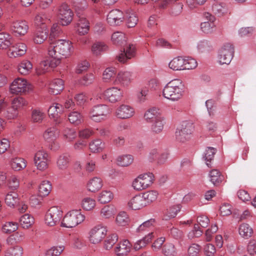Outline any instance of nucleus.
I'll return each instance as SVG.
<instances>
[{
  "label": "nucleus",
  "mask_w": 256,
  "mask_h": 256,
  "mask_svg": "<svg viewBox=\"0 0 256 256\" xmlns=\"http://www.w3.org/2000/svg\"><path fill=\"white\" fill-rule=\"evenodd\" d=\"M64 249V246H52L47 250L44 253L45 256H59Z\"/></svg>",
  "instance_id": "obj_52"
},
{
  "label": "nucleus",
  "mask_w": 256,
  "mask_h": 256,
  "mask_svg": "<svg viewBox=\"0 0 256 256\" xmlns=\"http://www.w3.org/2000/svg\"><path fill=\"white\" fill-rule=\"evenodd\" d=\"M34 161L38 170L44 171L48 168L50 160L48 154L46 151L40 150L35 153Z\"/></svg>",
  "instance_id": "obj_8"
},
{
  "label": "nucleus",
  "mask_w": 256,
  "mask_h": 256,
  "mask_svg": "<svg viewBox=\"0 0 256 256\" xmlns=\"http://www.w3.org/2000/svg\"><path fill=\"white\" fill-rule=\"evenodd\" d=\"M163 253L166 256H176L177 252L174 246L171 243H168L164 245Z\"/></svg>",
  "instance_id": "obj_61"
},
{
  "label": "nucleus",
  "mask_w": 256,
  "mask_h": 256,
  "mask_svg": "<svg viewBox=\"0 0 256 256\" xmlns=\"http://www.w3.org/2000/svg\"><path fill=\"white\" fill-rule=\"evenodd\" d=\"M50 21V16L43 12L36 14L34 18V24L38 27L45 26L44 25L48 24Z\"/></svg>",
  "instance_id": "obj_30"
},
{
  "label": "nucleus",
  "mask_w": 256,
  "mask_h": 256,
  "mask_svg": "<svg viewBox=\"0 0 256 256\" xmlns=\"http://www.w3.org/2000/svg\"><path fill=\"white\" fill-rule=\"evenodd\" d=\"M30 86L25 79L17 78L11 84L10 90L11 93L18 94L28 91L30 89Z\"/></svg>",
  "instance_id": "obj_11"
},
{
  "label": "nucleus",
  "mask_w": 256,
  "mask_h": 256,
  "mask_svg": "<svg viewBox=\"0 0 256 256\" xmlns=\"http://www.w3.org/2000/svg\"><path fill=\"white\" fill-rule=\"evenodd\" d=\"M48 36V30L46 26L38 28L33 34V42L36 44H41L47 38Z\"/></svg>",
  "instance_id": "obj_18"
},
{
  "label": "nucleus",
  "mask_w": 256,
  "mask_h": 256,
  "mask_svg": "<svg viewBox=\"0 0 256 256\" xmlns=\"http://www.w3.org/2000/svg\"><path fill=\"white\" fill-rule=\"evenodd\" d=\"M18 200V194L15 192H8L6 196L5 202L8 206L14 207Z\"/></svg>",
  "instance_id": "obj_42"
},
{
  "label": "nucleus",
  "mask_w": 256,
  "mask_h": 256,
  "mask_svg": "<svg viewBox=\"0 0 256 256\" xmlns=\"http://www.w3.org/2000/svg\"><path fill=\"white\" fill-rule=\"evenodd\" d=\"M132 245L128 240L120 242L115 248V252L118 256L126 255L130 250Z\"/></svg>",
  "instance_id": "obj_24"
},
{
  "label": "nucleus",
  "mask_w": 256,
  "mask_h": 256,
  "mask_svg": "<svg viewBox=\"0 0 256 256\" xmlns=\"http://www.w3.org/2000/svg\"><path fill=\"white\" fill-rule=\"evenodd\" d=\"M22 248L17 246L7 249L5 252V256H22Z\"/></svg>",
  "instance_id": "obj_56"
},
{
  "label": "nucleus",
  "mask_w": 256,
  "mask_h": 256,
  "mask_svg": "<svg viewBox=\"0 0 256 256\" xmlns=\"http://www.w3.org/2000/svg\"><path fill=\"white\" fill-rule=\"evenodd\" d=\"M32 68V64L28 60H24L18 65V72L23 75H26L30 73Z\"/></svg>",
  "instance_id": "obj_35"
},
{
  "label": "nucleus",
  "mask_w": 256,
  "mask_h": 256,
  "mask_svg": "<svg viewBox=\"0 0 256 256\" xmlns=\"http://www.w3.org/2000/svg\"><path fill=\"white\" fill-rule=\"evenodd\" d=\"M238 234L244 238L248 239L252 236L253 230L248 224L242 223L239 226Z\"/></svg>",
  "instance_id": "obj_27"
},
{
  "label": "nucleus",
  "mask_w": 256,
  "mask_h": 256,
  "mask_svg": "<svg viewBox=\"0 0 256 256\" xmlns=\"http://www.w3.org/2000/svg\"><path fill=\"white\" fill-rule=\"evenodd\" d=\"M126 22L128 28L134 27L138 22V18L136 14L132 10L126 12Z\"/></svg>",
  "instance_id": "obj_38"
},
{
  "label": "nucleus",
  "mask_w": 256,
  "mask_h": 256,
  "mask_svg": "<svg viewBox=\"0 0 256 256\" xmlns=\"http://www.w3.org/2000/svg\"><path fill=\"white\" fill-rule=\"evenodd\" d=\"M132 80V74L130 72H120L115 80V84H120L123 86H128Z\"/></svg>",
  "instance_id": "obj_20"
},
{
  "label": "nucleus",
  "mask_w": 256,
  "mask_h": 256,
  "mask_svg": "<svg viewBox=\"0 0 256 256\" xmlns=\"http://www.w3.org/2000/svg\"><path fill=\"white\" fill-rule=\"evenodd\" d=\"M216 149L212 147H208L204 153V158L208 167L211 166V162L214 160Z\"/></svg>",
  "instance_id": "obj_46"
},
{
  "label": "nucleus",
  "mask_w": 256,
  "mask_h": 256,
  "mask_svg": "<svg viewBox=\"0 0 256 256\" xmlns=\"http://www.w3.org/2000/svg\"><path fill=\"white\" fill-rule=\"evenodd\" d=\"M27 50L26 46L22 42L17 43L10 47L8 51V55L10 58H15L24 55Z\"/></svg>",
  "instance_id": "obj_15"
},
{
  "label": "nucleus",
  "mask_w": 256,
  "mask_h": 256,
  "mask_svg": "<svg viewBox=\"0 0 256 256\" xmlns=\"http://www.w3.org/2000/svg\"><path fill=\"white\" fill-rule=\"evenodd\" d=\"M106 228L98 224L92 228L88 233V240L90 243L96 244L100 243L106 235Z\"/></svg>",
  "instance_id": "obj_9"
},
{
  "label": "nucleus",
  "mask_w": 256,
  "mask_h": 256,
  "mask_svg": "<svg viewBox=\"0 0 256 256\" xmlns=\"http://www.w3.org/2000/svg\"><path fill=\"white\" fill-rule=\"evenodd\" d=\"M158 196V192L156 190L147 191L141 194L146 206L155 201Z\"/></svg>",
  "instance_id": "obj_29"
},
{
  "label": "nucleus",
  "mask_w": 256,
  "mask_h": 256,
  "mask_svg": "<svg viewBox=\"0 0 256 256\" xmlns=\"http://www.w3.org/2000/svg\"><path fill=\"white\" fill-rule=\"evenodd\" d=\"M64 88V81L60 78L54 79L49 84V92L54 95L60 94Z\"/></svg>",
  "instance_id": "obj_21"
},
{
  "label": "nucleus",
  "mask_w": 256,
  "mask_h": 256,
  "mask_svg": "<svg viewBox=\"0 0 256 256\" xmlns=\"http://www.w3.org/2000/svg\"><path fill=\"white\" fill-rule=\"evenodd\" d=\"M154 237L153 232L149 233L145 236L142 239L138 240L134 245V248L136 250H138L144 247L149 243Z\"/></svg>",
  "instance_id": "obj_47"
},
{
  "label": "nucleus",
  "mask_w": 256,
  "mask_h": 256,
  "mask_svg": "<svg viewBox=\"0 0 256 256\" xmlns=\"http://www.w3.org/2000/svg\"><path fill=\"white\" fill-rule=\"evenodd\" d=\"M85 216L81 210H74L68 212L64 217L60 226L66 228H72L82 223Z\"/></svg>",
  "instance_id": "obj_3"
},
{
  "label": "nucleus",
  "mask_w": 256,
  "mask_h": 256,
  "mask_svg": "<svg viewBox=\"0 0 256 256\" xmlns=\"http://www.w3.org/2000/svg\"><path fill=\"white\" fill-rule=\"evenodd\" d=\"M111 40L114 44L120 46L126 42L125 34L121 32H116L112 35Z\"/></svg>",
  "instance_id": "obj_41"
},
{
  "label": "nucleus",
  "mask_w": 256,
  "mask_h": 256,
  "mask_svg": "<svg viewBox=\"0 0 256 256\" xmlns=\"http://www.w3.org/2000/svg\"><path fill=\"white\" fill-rule=\"evenodd\" d=\"M82 206L86 210H90L96 206V201L90 198H85L82 201Z\"/></svg>",
  "instance_id": "obj_59"
},
{
  "label": "nucleus",
  "mask_w": 256,
  "mask_h": 256,
  "mask_svg": "<svg viewBox=\"0 0 256 256\" xmlns=\"http://www.w3.org/2000/svg\"><path fill=\"white\" fill-rule=\"evenodd\" d=\"M104 96L110 102L115 103L121 100L123 97V91L117 87H112L104 92Z\"/></svg>",
  "instance_id": "obj_12"
},
{
  "label": "nucleus",
  "mask_w": 256,
  "mask_h": 256,
  "mask_svg": "<svg viewBox=\"0 0 256 256\" xmlns=\"http://www.w3.org/2000/svg\"><path fill=\"white\" fill-rule=\"evenodd\" d=\"M210 180L214 185H218L224 179V176L222 175L220 172L216 169L212 170L210 172Z\"/></svg>",
  "instance_id": "obj_40"
},
{
  "label": "nucleus",
  "mask_w": 256,
  "mask_h": 256,
  "mask_svg": "<svg viewBox=\"0 0 256 256\" xmlns=\"http://www.w3.org/2000/svg\"><path fill=\"white\" fill-rule=\"evenodd\" d=\"M90 149L92 152H100L104 148V144L100 140H95L90 143Z\"/></svg>",
  "instance_id": "obj_48"
},
{
  "label": "nucleus",
  "mask_w": 256,
  "mask_h": 256,
  "mask_svg": "<svg viewBox=\"0 0 256 256\" xmlns=\"http://www.w3.org/2000/svg\"><path fill=\"white\" fill-rule=\"evenodd\" d=\"M73 46L72 42L66 40H58L52 44L48 48V54L52 58L50 62L43 61L40 64V67L48 66L52 68L57 66L63 58L71 56L73 52Z\"/></svg>",
  "instance_id": "obj_1"
},
{
  "label": "nucleus",
  "mask_w": 256,
  "mask_h": 256,
  "mask_svg": "<svg viewBox=\"0 0 256 256\" xmlns=\"http://www.w3.org/2000/svg\"><path fill=\"white\" fill-rule=\"evenodd\" d=\"M162 116L159 115L156 108H152L147 110L144 115V118L148 122H154L156 118H161Z\"/></svg>",
  "instance_id": "obj_49"
},
{
  "label": "nucleus",
  "mask_w": 256,
  "mask_h": 256,
  "mask_svg": "<svg viewBox=\"0 0 256 256\" xmlns=\"http://www.w3.org/2000/svg\"><path fill=\"white\" fill-rule=\"evenodd\" d=\"M69 122L72 124L78 125L83 121L82 114L78 111H72L68 115Z\"/></svg>",
  "instance_id": "obj_37"
},
{
  "label": "nucleus",
  "mask_w": 256,
  "mask_h": 256,
  "mask_svg": "<svg viewBox=\"0 0 256 256\" xmlns=\"http://www.w3.org/2000/svg\"><path fill=\"white\" fill-rule=\"evenodd\" d=\"M78 16L79 20L77 23V32L80 35L83 36L88 33L90 30V24L84 16Z\"/></svg>",
  "instance_id": "obj_22"
},
{
  "label": "nucleus",
  "mask_w": 256,
  "mask_h": 256,
  "mask_svg": "<svg viewBox=\"0 0 256 256\" xmlns=\"http://www.w3.org/2000/svg\"><path fill=\"white\" fill-rule=\"evenodd\" d=\"M10 165L15 170H20L26 166V161L23 158H15L11 160Z\"/></svg>",
  "instance_id": "obj_34"
},
{
  "label": "nucleus",
  "mask_w": 256,
  "mask_h": 256,
  "mask_svg": "<svg viewBox=\"0 0 256 256\" xmlns=\"http://www.w3.org/2000/svg\"><path fill=\"white\" fill-rule=\"evenodd\" d=\"M124 20L123 12L118 10H111L107 16V22L112 26L120 25Z\"/></svg>",
  "instance_id": "obj_14"
},
{
  "label": "nucleus",
  "mask_w": 256,
  "mask_h": 256,
  "mask_svg": "<svg viewBox=\"0 0 256 256\" xmlns=\"http://www.w3.org/2000/svg\"><path fill=\"white\" fill-rule=\"evenodd\" d=\"M134 158L132 156L126 154L120 156L117 158L116 163L121 166H127L133 162Z\"/></svg>",
  "instance_id": "obj_43"
},
{
  "label": "nucleus",
  "mask_w": 256,
  "mask_h": 256,
  "mask_svg": "<svg viewBox=\"0 0 256 256\" xmlns=\"http://www.w3.org/2000/svg\"><path fill=\"white\" fill-rule=\"evenodd\" d=\"M216 26L214 22H204L200 24V28L206 34H211L214 30Z\"/></svg>",
  "instance_id": "obj_64"
},
{
  "label": "nucleus",
  "mask_w": 256,
  "mask_h": 256,
  "mask_svg": "<svg viewBox=\"0 0 256 256\" xmlns=\"http://www.w3.org/2000/svg\"><path fill=\"white\" fill-rule=\"evenodd\" d=\"M194 126L192 122L184 121L177 128L175 136L176 140L180 142L188 140L192 136Z\"/></svg>",
  "instance_id": "obj_4"
},
{
  "label": "nucleus",
  "mask_w": 256,
  "mask_h": 256,
  "mask_svg": "<svg viewBox=\"0 0 256 256\" xmlns=\"http://www.w3.org/2000/svg\"><path fill=\"white\" fill-rule=\"evenodd\" d=\"M129 218L127 214L124 212H120L116 218V222L120 226H125L129 222Z\"/></svg>",
  "instance_id": "obj_54"
},
{
  "label": "nucleus",
  "mask_w": 256,
  "mask_h": 256,
  "mask_svg": "<svg viewBox=\"0 0 256 256\" xmlns=\"http://www.w3.org/2000/svg\"><path fill=\"white\" fill-rule=\"evenodd\" d=\"M154 175L148 172L140 174L132 182V187L136 190H142L149 187L154 181Z\"/></svg>",
  "instance_id": "obj_6"
},
{
  "label": "nucleus",
  "mask_w": 256,
  "mask_h": 256,
  "mask_svg": "<svg viewBox=\"0 0 256 256\" xmlns=\"http://www.w3.org/2000/svg\"><path fill=\"white\" fill-rule=\"evenodd\" d=\"M164 120L162 117L156 118L154 122H152L150 126V130L154 134H159L161 132L164 128Z\"/></svg>",
  "instance_id": "obj_33"
},
{
  "label": "nucleus",
  "mask_w": 256,
  "mask_h": 256,
  "mask_svg": "<svg viewBox=\"0 0 256 256\" xmlns=\"http://www.w3.org/2000/svg\"><path fill=\"white\" fill-rule=\"evenodd\" d=\"M184 93V85L180 79H174L168 82L164 87L162 96L172 102L181 99Z\"/></svg>",
  "instance_id": "obj_2"
},
{
  "label": "nucleus",
  "mask_w": 256,
  "mask_h": 256,
  "mask_svg": "<svg viewBox=\"0 0 256 256\" xmlns=\"http://www.w3.org/2000/svg\"><path fill=\"white\" fill-rule=\"evenodd\" d=\"M31 116L32 122L40 124L44 118L45 114L40 110L35 109L32 111Z\"/></svg>",
  "instance_id": "obj_53"
},
{
  "label": "nucleus",
  "mask_w": 256,
  "mask_h": 256,
  "mask_svg": "<svg viewBox=\"0 0 256 256\" xmlns=\"http://www.w3.org/2000/svg\"><path fill=\"white\" fill-rule=\"evenodd\" d=\"M113 198L112 192L108 190L102 192L98 196V200L100 203L105 204L110 202Z\"/></svg>",
  "instance_id": "obj_60"
},
{
  "label": "nucleus",
  "mask_w": 256,
  "mask_h": 256,
  "mask_svg": "<svg viewBox=\"0 0 256 256\" xmlns=\"http://www.w3.org/2000/svg\"><path fill=\"white\" fill-rule=\"evenodd\" d=\"M10 28L14 34L22 36L28 32V26L26 21L16 20L12 24Z\"/></svg>",
  "instance_id": "obj_17"
},
{
  "label": "nucleus",
  "mask_w": 256,
  "mask_h": 256,
  "mask_svg": "<svg viewBox=\"0 0 256 256\" xmlns=\"http://www.w3.org/2000/svg\"><path fill=\"white\" fill-rule=\"evenodd\" d=\"M118 240V236L116 234H112L108 236L104 242V248L106 250H110L116 242Z\"/></svg>",
  "instance_id": "obj_58"
},
{
  "label": "nucleus",
  "mask_w": 256,
  "mask_h": 256,
  "mask_svg": "<svg viewBox=\"0 0 256 256\" xmlns=\"http://www.w3.org/2000/svg\"><path fill=\"white\" fill-rule=\"evenodd\" d=\"M184 58L182 56H178L173 58L169 63L168 66L174 70H184Z\"/></svg>",
  "instance_id": "obj_28"
},
{
  "label": "nucleus",
  "mask_w": 256,
  "mask_h": 256,
  "mask_svg": "<svg viewBox=\"0 0 256 256\" xmlns=\"http://www.w3.org/2000/svg\"><path fill=\"white\" fill-rule=\"evenodd\" d=\"M102 186V181L100 178L94 177L90 180L87 184L88 189L89 191L96 192Z\"/></svg>",
  "instance_id": "obj_26"
},
{
  "label": "nucleus",
  "mask_w": 256,
  "mask_h": 256,
  "mask_svg": "<svg viewBox=\"0 0 256 256\" xmlns=\"http://www.w3.org/2000/svg\"><path fill=\"white\" fill-rule=\"evenodd\" d=\"M116 212L114 206L106 205L104 206L100 210V216L104 219L110 218L113 217Z\"/></svg>",
  "instance_id": "obj_31"
},
{
  "label": "nucleus",
  "mask_w": 256,
  "mask_h": 256,
  "mask_svg": "<svg viewBox=\"0 0 256 256\" xmlns=\"http://www.w3.org/2000/svg\"><path fill=\"white\" fill-rule=\"evenodd\" d=\"M135 110L132 106L125 104L118 106L115 110V116L120 119H128L132 117Z\"/></svg>",
  "instance_id": "obj_13"
},
{
  "label": "nucleus",
  "mask_w": 256,
  "mask_h": 256,
  "mask_svg": "<svg viewBox=\"0 0 256 256\" xmlns=\"http://www.w3.org/2000/svg\"><path fill=\"white\" fill-rule=\"evenodd\" d=\"M52 190V185L48 180H44L38 186V194L41 197L47 196Z\"/></svg>",
  "instance_id": "obj_36"
},
{
  "label": "nucleus",
  "mask_w": 256,
  "mask_h": 256,
  "mask_svg": "<svg viewBox=\"0 0 256 256\" xmlns=\"http://www.w3.org/2000/svg\"><path fill=\"white\" fill-rule=\"evenodd\" d=\"M20 222L23 228H28L34 224V218L32 216L25 214L20 217Z\"/></svg>",
  "instance_id": "obj_50"
},
{
  "label": "nucleus",
  "mask_w": 256,
  "mask_h": 256,
  "mask_svg": "<svg viewBox=\"0 0 256 256\" xmlns=\"http://www.w3.org/2000/svg\"><path fill=\"white\" fill-rule=\"evenodd\" d=\"M219 53L222 54V56L224 54L228 56V60L230 58H232L234 53V48L233 46L230 43H226L224 44L220 50Z\"/></svg>",
  "instance_id": "obj_44"
},
{
  "label": "nucleus",
  "mask_w": 256,
  "mask_h": 256,
  "mask_svg": "<svg viewBox=\"0 0 256 256\" xmlns=\"http://www.w3.org/2000/svg\"><path fill=\"white\" fill-rule=\"evenodd\" d=\"M128 208L131 210H139L146 206L143 201L141 194H137L132 198L128 202Z\"/></svg>",
  "instance_id": "obj_19"
},
{
  "label": "nucleus",
  "mask_w": 256,
  "mask_h": 256,
  "mask_svg": "<svg viewBox=\"0 0 256 256\" xmlns=\"http://www.w3.org/2000/svg\"><path fill=\"white\" fill-rule=\"evenodd\" d=\"M63 106L59 104H54L49 107L48 110V114L53 118H57L58 114L63 112Z\"/></svg>",
  "instance_id": "obj_39"
},
{
  "label": "nucleus",
  "mask_w": 256,
  "mask_h": 256,
  "mask_svg": "<svg viewBox=\"0 0 256 256\" xmlns=\"http://www.w3.org/2000/svg\"><path fill=\"white\" fill-rule=\"evenodd\" d=\"M110 113V108L107 105L98 104L90 110L88 118L93 122H100L105 120Z\"/></svg>",
  "instance_id": "obj_5"
},
{
  "label": "nucleus",
  "mask_w": 256,
  "mask_h": 256,
  "mask_svg": "<svg viewBox=\"0 0 256 256\" xmlns=\"http://www.w3.org/2000/svg\"><path fill=\"white\" fill-rule=\"evenodd\" d=\"M155 220L154 219H150L142 224L136 229V232H142L148 231L153 226Z\"/></svg>",
  "instance_id": "obj_62"
},
{
  "label": "nucleus",
  "mask_w": 256,
  "mask_h": 256,
  "mask_svg": "<svg viewBox=\"0 0 256 256\" xmlns=\"http://www.w3.org/2000/svg\"><path fill=\"white\" fill-rule=\"evenodd\" d=\"M136 48L133 44H129L116 56V58L121 63H125L135 55Z\"/></svg>",
  "instance_id": "obj_16"
},
{
  "label": "nucleus",
  "mask_w": 256,
  "mask_h": 256,
  "mask_svg": "<svg viewBox=\"0 0 256 256\" xmlns=\"http://www.w3.org/2000/svg\"><path fill=\"white\" fill-rule=\"evenodd\" d=\"M107 50V46L103 42H98L93 44L92 52L94 55L98 56Z\"/></svg>",
  "instance_id": "obj_51"
},
{
  "label": "nucleus",
  "mask_w": 256,
  "mask_h": 256,
  "mask_svg": "<svg viewBox=\"0 0 256 256\" xmlns=\"http://www.w3.org/2000/svg\"><path fill=\"white\" fill-rule=\"evenodd\" d=\"M212 10L216 14H221L226 12V9L224 8L223 2L216 1L212 4Z\"/></svg>",
  "instance_id": "obj_63"
},
{
  "label": "nucleus",
  "mask_w": 256,
  "mask_h": 256,
  "mask_svg": "<svg viewBox=\"0 0 256 256\" xmlns=\"http://www.w3.org/2000/svg\"><path fill=\"white\" fill-rule=\"evenodd\" d=\"M219 53L222 54V56L224 54L228 56V60L230 58H232L234 53V48L233 46L230 43H226L224 44L220 50Z\"/></svg>",
  "instance_id": "obj_45"
},
{
  "label": "nucleus",
  "mask_w": 256,
  "mask_h": 256,
  "mask_svg": "<svg viewBox=\"0 0 256 256\" xmlns=\"http://www.w3.org/2000/svg\"><path fill=\"white\" fill-rule=\"evenodd\" d=\"M18 228V224L16 222H6L2 227V231L5 234H10Z\"/></svg>",
  "instance_id": "obj_57"
},
{
  "label": "nucleus",
  "mask_w": 256,
  "mask_h": 256,
  "mask_svg": "<svg viewBox=\"0 0 256 256\" xmlns=\"http://www.w3.org/2000/svg\"><path fill=\"white\" fill-rule=\"evenodd\" d=\"M59 136V132L55 126L48 128L44 131L43 137L48 143H52Z\"/></svg>",
  "instance_id": "obj_23"
},
{
  "label": "nucleus",
  "mask_w": 256,
  "mask_h": 256,
  "mask_svg": "<svg viewBox=\"0 0 256 256\" xmlns=\"http://www.w3.org/2000/svg\"><path fill=\"white\" fill-rule=\"evenodd\" d=\"M58 12L62 26H67L72 22L74 14L66 3H62L59 6Z\"/></svg>",
  "instance_id": "obj_10"
},
{
  "label": "nucleus",
  "mask_w": 256,
  "mask_h": 256,
  "mask_svg": "<svg viewBox=\"0 0 256 256\" xmlns=\"http://www.w3.org/2000/svg\"><path fill=\"white\" fill-rule=\"evenodd\" d=\"M26 101L22 97H16L14 98L11 102V105L15 109L19 112V110L26 106Z\"/></svg>",
  "instance_id": "obj_55"
},
{
  "label": "nucleus",
  "mask_w": 256,
  "mask_h": 256,
  "mask_svg": "<svg viewBox=\"0 0 256 256\" xmlns=\"http://www.w3.org/2000/svg\"><path fill=\"white\" fill-rule=\"evenodd\" d=\"M70 162V156L67 154L59 156L56 162V165L60 170H64L68 168Z\"/></svg>",
  "instance_id": "obj_32"
},
{
  "label": "nucleus",
  "mask_w": 256,
  "mask_h": 256,
  "mask_svg": "<svg viewBox=\"0 0 256 256\" xmlns=\"http://www.w3.org/2000/svg\"><path fill=\"white\" fill-rule=\"evenodd\" d=\"M13 38L11 35L5 32H0V49L6 50L12 44Z\"/></svg>",
  "instance_id": "obj_25"
},
{
  "label": "nucleus",
  "mask_w": 256,
  "mask_h": 256,
  "mask_svg": "<svg viewBox=\"0 0 256 256\" xmlns=\"http://www.w3.org/2000/svg\"><path fill=\"white\" fill-rule=\"evenodd\" d=\"M63 216L62 211L58 206L51 207L46 213L44 222L46 226H54L60 223Z\"/></svg>",
  "instance_id": "obj_7"
}]
</instances>
